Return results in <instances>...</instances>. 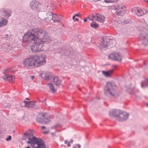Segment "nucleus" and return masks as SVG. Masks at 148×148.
I'll list each match as a JSON object with an SVG mask.
<instances>
[{
  "label": "nucleus",
  "instance_id": "12",
  "mask_svg": "<svg viewBox=\"0 0 148 148\" xmlns=\"http://www.w3.org/2000/svg\"><path fill=\"white\" fill-rule=\"evenodd\" d=\"M42 77L47 80H50L52 77V75L48 72H43L41 74Z\"/></svg>",
  "mask_w": 148,
  "mask_h": 148
},
{
  "label": "nucleus",
  "instance_id": "5",
  "mask_svg": "<svg viewBox=\"0 0 148 148\" xmlns=\"http://www.w3.org/2000/svg\"><path fill=\"white\" fill-rule=\"evenodd\" d=\"M111 8L116 10L115 13L118 15H122L126 11V7L122 5H119L116 6L112 5L111 6Z\"/></svg>",
  "mask_w": 148,
  "mask_h": 148
},
{
  "label": "nucleus",
  "instance_id": "38",
  "mask_svg": "<svg viewBox=\"0 0 148 148\" xmlns=\"http://www.w3.org/2000/svg\"><path fill=\"white\" fill-rule=\"evenodd\" d=\"M34 78V76H30V78L32 79H33Z\"/></svg>",
  "mask_w": 148,
  "mask_h": 148
},
{
  "label": "nucleus",
  "instance_id": "37",
  "mask_svg": "<svg viewBox=\"0 0 148 148\" xmlns=\"http://www.w3.org/2000/svg\"><path fill=\"white\" fill-rule=\"evenodd\" d=\"M70 143H72L73 142V140L72 139H71L70 141L69 142Z\"/></svg>",
  "mask_w": 148,
  "mask_h": 148
},
{
  "label": "nucleus",
  "instance_id": "19",
  "mask_svg": "<svg viewBox=\"0 0 148 148\" xmlns=\"http://www.w3.org/2000/svg\"><path fill=\"white\" fill-rule=\"evenodd\" d=\"M2 12H3L4 13L5 16V17H9L12 14V12L10 9H2L1 10Z\"/></svg>",
  "mask_w": 148,
  "mask_h": 148
},
{
  "label": "nucleus",
  "instance_id": "23",
  "mask_svg": "<svg viewBox=\"0 0 148 148\" xmlns=\"http://www.w3.org/2000/svg\"><path fill=\"white\" fill-rule=\"evenodd\" d=\"M7 81H9L11 83L14 82L15 80V77L14 76L9 75Z\"/></svg>",
  "mask_w": 148,
  "mask_h": 148
},
{
  "label": "nucleus",
  "instance_id": "43",
  "mask_svg": "<svg viewBox=\"0 0 148 148\" xmlns=\"http://www.w3.org/2000/svg\"><path fill=\"white\" fill-rule=\"evenodd\" d=\"M145 1L148 3V0H145Z\"/></svg>",
  "mask_w": 148,
  "mask_h": 148
},
{
  "label": "nucleus",
  "instance_id": "45",
  "mask_svg": "<svg viewBox=\"0 0 148 148\" xmlns=\"http://www.w3.org/2000/svg\"><path fill=\"white\" fill-rule=\"evenodd\" d=\"M147 106H148V103L147 104Z\"/></svg>",
  "mask_w": 148,
  "mask_h": 148
},
{
  "label": "nucleus",
  "instance_id": "39",
  "mask_svg": "<svg viewBox=\"0 0 148 148\" xmlns=\"http://www.w3.org/2000/svg\"><path fill=\"white\" fill-rule=\"evenodd\" d=\"M41 127H42V129H45V127L44 126H42Z\"/></svg>",
  "mask_w": 148,
  "mask_h": 148
},
{
  "label": "nucleus",
  "instance_id": "20",
  "mask_svg": "<svg viewBox=\"0 0 148 148\" xmlns=\"http://www.w3.org/2000/svg\"><path fill=\"white\" fill-rule=\"evenodd\" d=\"M53 82L56 86L60 85L62 81L58 77H55L53 78Z\"/></svg>",
  "mask_w": 148,
  "mask_h": 148
},
{
  "label": "nucleus",
  "instance_id": "24",
  "mask_svg": "<svg viewBox=\"0 0 148 148\" xmlns=\"http://www.w3.org/2000/svg\"><path fill=\"white\" fill-rule=\"evenodd\" d=\"M49 87L51 90L53 92H55L56 91V90L54 88L53 85L51 84L50 83L48 84Z\"/></svg>",
  "mask_w": 148,
  "mask_h": 148
},
{
  "label": "nucleus",
  "instance_id": "6",
  "mask_svg": "<svg viewBox=\"0 0 148 148\" xmlns=\"http://www.w3.org/2000/svg\"><path fill=\"white\" fill-rule=\"evenodd\" d=\"M87 18L90 21L95 20L101 22H103L105 21V17L101 14H98L94 15H91L88 16Z\"/></svg>",
  "mask_w": 148,
  "mask_h": 148
},
{
  "label": "nucleus",
  "instance_id": "32",
  "mask_svg": "<svg viewBox=\"0 0 148 148\" xmlns=\"http://www.w3.org/2000/svg\"><path fill=\"white\" fill-rule=\"evenodd\" d=\"M75 16H74L73 17V19L74 21H77L78 19L77 18L75 17Z\"/></svg>",
  "mask_w": 148,
  "mask_h": 148
},
{
  "label": "nucleus",
  "instance_id": "36",
  "mask_svg": "<svg viewBox=\"0 0 148 148\" xmlns=\"http://www.w3.org/2000/svg\"><path fill=\"white\" fill-rule=\"evenodd\" d=\"M49 131H45V132H44V134H47L48 133H49Z\"/></svg>",
  "mask_w": 148,
  "mask_h": 148
},
{
  "label": "nucleus",
  "instance_id": "4",
  "mask_svg": "<svg viewBox=\"0 0 148 148\" xmlns=\"http://www.w3.org/2000/svg\"><path fill=\"white\" fill-rule=\"evenodd\" d=\"M36 121L39 123L44 124H47L50 121V116L47 113H40L37 116Z\"/></svg>",
  "mask_w": 148,
  "mask_h": 148
},
{
  "label": "nucleus",
  "instance_id": "29",
  "mask_svg": "<svg viewBox=\"0 0 148 148\" xmlns=\"http://www.w3.org/2000/svg\"><path fill=\"white\" fill-rule=\"evenodd\" d=\"M9 75H5L3 76V78L7 81V78H8Z\"/></svg>",
  "mask_w": 148,
  "mask_h": 148
},
{
  "label": "nucleus",
  "instance_id": "26",
  "mask_svg": "<svg viewBox=\"0 0 148 148\" xmlns=\"http://www.w3.org/2000/svg\"><path fill=\"white\" fill-rule=\"evenodd\" d=\"M90 26L92 27L95 29L97 28L98 27L99 25L96 22H93L91 23Z\"/></svg>",
  "mask_w": 148,
  "mask_h": 148
},
{
  "label": "nucleus",
  "instance_id": "33",
  "mask_svg": "<svg viewBox=\"0 0 148 148\" xmlns=\"http://www.w3.org/2000/svg\"><path fill=\"white\" fill-rule=\"evenodd\" d=\"M118 66L117 65H112V68L114 69H116L117 68Z\"/></svg>",
  "mask_w": 148,
  "mask_h": 148
},
{
  "label": "nucleus",
  "instance_id": "1",
  "mask_svg": "<svg viewBox=\"0 0 148 148\" xmlns=\"http://www.w3.org/2000/svg\"><path fill=\"white\" fill-rule=\"evenodd\" d=\"M47 32L42 30L31 29L23 36V41L31 44L30 48L32 52L43 51L45 44L49 40Z\"/></svg>",
  "mask_w": 148,
  "mask_h": 148
},
{
  "label": "nucleus",
  "instance_id": "10",
  "mask_svg": "<svg viewBox=\"0 0 148 148\" xmlns=\"http://www.w3.org/2000/svg\"><path fill=\"white\" fill-rule=\"evenodd\" d=\"M128 116V114L125 112H122L119 110V112L118 114L117 119L120 121H123L127 119Z\"/></svg>",
  "mask_w": 148,
  "mask_h": 148
},
{
  "label": "nucleus",
  "instance_id": "14",
  "mask_svg": "<svg viewBox=\"0 0 148 148\" xmlns=\"http://www.w3.org/2000/svg\"><path fill=\"white\" fill-rule=\"evenodd\" d=\"M52 14L51 13H48L46 14V16L43 21L46 22H50L52 19Z\"/></svg>",
  "mask_w": 148,
  "mask_h": 148
},
{
  "label": "nucleus",
  "instance_id": "28",
  "mask_svg": "<svg viewBox=\"0 0 148 148\" xmlns=\"http://www.w3.org/2000/svg\"><path fill=\"white\" fill-rule=\"evenodd\" d=\"M4 106L5 107L9 108L10 107V105L9 103H5L4 104Z\"/></svg>",
  "mask_w": 148,
  "mask_h": 148
},
{
  "label": "nucleus",
  "instance_id": "25",
  "mask_svg": "<svg viewBox=\"0 0 148 148\" xmlns=\"http://www.w3.org/2000/svg\"><path fill=\"white\" fill-rule=\"evenodd\" d=\"M142 86L144 87L148 86V79H145L141 84Z\"/></svg>",
  "mask_w": 148,
  "mask_h": 148
},
{
  "label": "nucleus",
  "instance_id": "41",
  "mask_svg": "<svg viewBox=\"0 0 148 148\" xmlns=\"http://www.w3.org/2000/svg\"><path fill=\"white\" fill-rule=\"evenodd\" d=\"M87 21V19H84V22H85L86 21Z\"/></svg>",
  "mask_w": 148,
  "mask_h": 148
},
{
  "label": "nucleus",
  "instance_id": "3",
  "mask_svg": "<svg viewBox=\"0 0 148 148\" xmlns=\"http://www.w3.org/2000/svg\"><path fill=\"white\" fill-rule=\"evenodd\" d=\"M23 64L25 67L29 66L33 67H38L35 56H32L26 58L23 61Z\"/></svg>",
  "mask_w": 148,
  "mask_h": 148
},
{
  "label": "nucleus",
  "instance_id": "13",
  "mask_svg": "<svg viewBox=\"0 0 148 148\" xmlns=\"http://www.w3.org/2000/svg\"><path fill=\"white\" fill-rule=\"evenodd\" d=\"M119 112V110H112L109 112V115L111 117H118V113Z\"/></svg>",
  "mask_w": 148,
  "mask_h": 148
},
{
  "label": "nucleus",
  "instance_id": "42",
  "mask_svg": "<svg viewBox=\"0 0 148 148\" xmlns=\"http://www.w3.org/2000/svg\"><path fill=\"white\" fill-rule=\"evenodd\" d=\"M67 140H65V141H64V143H65V144H67Z\"/></svg>",
  "mask_w": 148,
  "mask_h": 148
},
{
  "label": "nucleus",
  "instance_id": "8",
  "mask_svg": "<svg viewBox=\"0 0 148 148\" xmlns=\"http://www.w3.org/2000/svg\"><path fill=\"white\" fill-rule=\"evenodd\" d=\"M132 13L138 16H141L147 13V10L145 9L140 8H135L132 10Z\"/></svg>",
  "mask_w": 148,
  "mask_h": 148
},
{
  "label": "nucleus",
  "instance_id": "40",
  "mask_svg": "<svg viewBox=\"0 0 148 148\" xmlns=\"http://www.w3.org/2000/svg\"><path fill=\"white\" fill-rule=\"evenodd\" d=\"M24 148H31V147H30L29 146H27L26 147H25Z\"/></svg>",
  "mask_w": 148,
  "mask_h": 148
},
{
  "label": "nucleus",
  "instance_id": "7",
  "mask_svg": "<svg viewBox=\"0 0 148 148\" xmlns=\"http://www.w3.org/2000/svg\"><path fill=\"white\" fill-rule=\"evenodd\" d=\"M38 67L43 65L46 63V56L43 54L35 56Z\"/></svg>",
  "mask_w": 148,
  "mask_h": 148
},
{
  "label": "nucleus",
  "instance_id": "17",
  "mask_svg": "<svg viewBox=\"0 0 148 148\" xmlns=\"http://www.w3.org/2000/svg\"><path fill=\"white\" fill-rule=\"evenodd\" d=\"M106 42L107 44V42H108V46H109L110 47H112L114 46L115 44V42L114 40H110L108 39H106L104 40V42L103 43Z\"/></svg>",
  "mask_w": 148,
  "mask_h": 148
},
{
  "label": "nucleus",
  "instance_id": "9",
  "mask_svg": "<svg viewBox=\"0 0 148 148\" xmlns=\"http://www.w3.org/2000/svg\"><path fill=\"white\" fill-rule=\"evenodd\" d=\"M30 6L31 8L34 10H36L39 12L40 9L41 5L40 4L36 1H32L31 2Z\"/></svg>",
  "mask_w": 148,
  "mask_h": 148
},
{
  "label": "nucleus",
  "instance_id": "22",
  "mask_svg": "<svg viewBox=\"0 0 148 148\" xmlns=\"http://www.w3.org/2000/svg\"><path fill=\"white\" fill-rule=\"evenodd\" d=\"M106 39L105 38H104L103 40V41L102 43H101V44H100L99 46V47L100 48H102L103 47V48H106L108 46V42H107V44L106 43V42L103 43L104 42V40Z\"/></svg>",
  "mask_w": 148,
  "mask_h": 148
},
{
  "label": "nucleus",
  "instance_id": "2",
  "mask_svg": "<svg viewBox=\"0 0 148 148\" xmlns=\"http://www.w3.org/2000/svg\"><path fill=\"white\" fill-rule=\"evenodd\" d=\"M115 87V85L113 83H107L105 88L104 93L108 96H114L116 94L114 89Z\"/></svg>",
  "mask_w": 148,
  "mask_h": 148
},
{
  "label": "nucleus",
  "instance_id": "44",
  "mask_svg": "<svg viewBox=\"0 0 148 148\" xmlns=\"http://www.w3.org/2000/svg\"><path fill=\"white\" fill-rule=\"evenodd\" d=\"M26 99L27 100H29V99L28 98H26Z\"/></svg>",
  "mask_w": 148,
  "mask_h": 148
},
{
  "label": "nucleus",
  "instance_id": "18",
  "mask_svg": "<svg viewBox=\"0 0 148 148\" xmlns=\"http://www.w3.org/2000/svg\"><path fill=\"white\" fill-rule=\"evenodd\" d=\"M8 21L3 17H0V27L5 26L8 23Z\"/></svg>",
  "mask_w": 148,
  "mask_h": 148
},
{
  "label": "nucleus",
  "instance_id": "27",
  "mask_svg": "<svg viewBox=\"0 0 148 148\" xmlns=\"http://www.w3.org/2000/svg\"><path fill=\"white\" fill-rule=\"evenodd\" d=\"M119 0H104L105 2L106 3H114L116 2Z\"/></svg>",
  "mask_w": 148,
  "mask_h": 148
},
{
  "label": "nucleus",
  "instance_id": "11",
  "mask_svg": "<svg viewBox=\"0 0 148 148\" xmlns=\"http://www.w3.org/2000/svg\"><path fill=\"white\" fill-rule=\"evenodd\" d=\"M108 58L109 59H111L118 61H121L122 60L121 56L120 54L119 53L111 54L108 56Z\"/></svg>",
  "mask_w": 148,
  "mask_h": 148
},
{
  "label": "nucleus",
  "instance_id": "16",
  "mask_svg": "<svg viewBox=\"0 0 148 148\" xmlns=\"http://www.w3.org/2000/svg\"><path fill=\"white\" fill-rule=\"evenodd\" d=\"M25 103V106L27 108H32L35 105V101H24Z\"/></svg>",
  "mask_w": 148,
  "mask_h": 148
},
{
  "label": "nucleus",
  "instance_id": "35",
  "mask_svg": "<svg viewBox=\"0 0 148 148\" xmlns=\"http://www.w3.org/2000/svg\"><path fill=\"white\" fill-rule=\"evenodd\" d=\"M70 143L69 142L67 143V147H69L71 145H70Z\"/></svg>",
  "mask_w": 148,
  "mask_h": 148
},
{
  "label": "nucleus",
  "instance_id": "31",
  "mask_svg": "<svg viewBox=\"0 0 148 148\" xmlns=\"http://www.w3.org/2000/svg\"><path fill=\"white\" fill-rule=\"evenodd\" d=\"M11 139V137L10 136H9L6 139L7 141H9Z\"/></svg>",
  "mask_w": 148,
  "mask_h": 148
},
{
  "label": "nucleus",
  "instance_id": "15",
  "mask_svg": "<svg viewBox=\"0 0 148 148\" xmlns=\"http://www.w3.org/2000/svg\"><path fill=\"white\" fill-rule=\"evenodd\" d=\"M54 23H60L61 22L60 18L58 15L55 14H52V19Z\"/></svg>",
  "mask_w": 148,
  "mask_h": 148
},
{
  "label": "nucleus",
  "instance_id": "34",
  "mask_svg": "<svg viewBox=\"0 0 148 148\" xmlns=\"http://www.w3.org/2000/svg\"><path fill=\"white\" fill-rule=\"evenodd\" d=\"M74 16H80V14L79 13H78L77 14H75Z\"/></svg>",
  "mask_w": 148,
  "mask_h": 148
},
{
  "label": "nucleus",
  "instance_id": "30",
  "mask_svg": "<svg viewBox=\"0 0 148 148\" xmlns=\"http://www.w3.org/2000/svg\"><path fill=\"white\" fill-rule=\"evenodd\" d=\"M80 145L79 144H77L73 146V148H80Z\"/></svg>",
  "mask_w": 148,
  "mask_h": 148
},
{
  "label": "nucleus",
  "instance_id": "21",
  "mask_svg": "<svg viewBox=\"0 0 148 148\" xmlns=\"http://www.w3.org/2000/svg\"><path fill=\"white\" fill-rule=\"evenodd\" d=\"M113 72L112 70H111L107 71H102V74L106 77H108L110 76L112 74Z\"/></svg>",
  "mask_w": 148,
  "mask_h": 148
}]
</instances>
